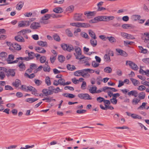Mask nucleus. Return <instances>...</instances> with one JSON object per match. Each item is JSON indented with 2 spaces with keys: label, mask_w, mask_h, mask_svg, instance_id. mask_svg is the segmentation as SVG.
Returning <instances> with one entry per match:
<instances>
[{
  "label": "nucleus",
  "mask_w": 149,
  "mask_h": 149,
  "mask_svg": "<svg viewBox=\"0 0 149 149\" xmlns=\"http://www.w3.org/2000/svg\"><path fill=\"white\" fill-rule=\"evenodd\" d=\"M35 54L32 52H31L30 53H29L28 57L30 60L33 59L34 56Z\"/></svg>",
  "instance_id": "obj_46"
},
{
  "label": "nucleus",
  "mask_w": 149,
  "mask_h": 149,
  "mask_svg": "<svg viewBox=\"0 0 149 149\" xmlns=\"http://www.w3.org/2000/svg\"><path fill=\"white\" fill-rule=\"evenodd\" d=\"M50 16L49 14H47L42 16L40 19V23L45 24H48L49 22L47 20L50 18Z\"/></svg>",
  "instance_id": "obj_2"
},
{
  "label": "nucleus",
  "mask_w": 149,
  "mask_h": 149,
  "mask_svg": "<svg viewBox=\"0 0 149 149\" xmlns=\"http://www.w3.org/2000/svg\"><path fill=\"white\" fill-rule=\"evenodd\" d=\"M78 27L87 28L90 26V24L87 23L78 22Z\"/></svg>",
  "instance_id": "obj_15"
},
{
  "label": "nucleus",
  "mask_w": 149,
  "mask_h": 149,
  "mask_svg": "<svg viewBox=\"0 0 149 149\" xmlns=\"http://www.w3.org/2000/svg\"><path fill=\"white\" fill-rule=\"evenodd\" d=\"M112 69L109 67H107L104 69V71L105 72L110 73L112 72Z\"/></svg>",
  "instance_id": "obj_35"
},
{
  "label": "nucleus",
  "mask_w": 149,
  "mask_h": 149,
  "mask_svg": "<svg viewBox=\"0 0 149 149\" xmlns=\"http://www.w3.org/2000/svg\"><path fill=\"white\" fill-rule=\"evenodd\" d=\"M58 58L59 62L62 63L65 60V58L63 56L60 55L58 56Z\"/></svg>",
  "instance_id": "obj_41"
},
{
  "label": "nucleus",
  "mask_w": 149,
  "mask_h": 149,
  "mask_svg": "<svg viewBox=\"0 0 149 149\" xmlns=\"http://www.w3.org/2000/svg\"><path fill=\"white\" fill-rule=\"evenodd\" d=\"M21 84V81L17 79H16L15 81L12 83V85L16 87H18Z\"/></svg>",
  "instance_id": "obj_19"
},
{
  "label": "nucleus",
  "mask_w": 149,
  "mask_h": 149,
  "mask_svg": "<svg viewBox=\"0 0 149 149\" xmlns=\"http://www.w3.org/2000/svg\"><path fill=\"white\" fill-rule=\"evenodd\" d=\"M116 51L119 53V55L124 57H127L128 54L125 51L119 49H116Z\"/></svg>",
  "instance_id": "obj_11"
},
{
  "label": "nucleus",
  "mask_w": 149,
  "mask_h": 149,
  "mask_svg": "<svg viewBox=\"0 0 149 149\" xmlns=\"http://www.w3.org/2000/svg\"><path fill=\"white\" fill-rule=\"evenodd\" d=\"M28 86H27L25 85H22L21 88V89L24 91L28 92Z\"/></svg>",
  "instance_id": "obj_50"
},
{
  "label": "nucleus",
  "mask_w": 149,
  "mask_h": 149,
  "mask_svg": "<svg viewBox=\"0 0 149 149\" xmlns=\"http://www.w3.org/2000/svg\"><path fill=\"white\" fill-rule=\"evenodd\" d=\"M104 100V98L101 97H98L96 99V100L99 103H101L103 102Z\"/></svg>",
  "instance_id": "obj_55"
},
{
  "label": "nucleus",
  "mask_w": 149,
  "mask_h": 149,
  "mask_svg": "<svg viewBox=\"0 0 149 149\" xmlns=\"http://www.w3.org/2000/svg\"><path fill=\"white\" fill-rule=\"evenodd\" d=\"M53 38L57 42H59L60 39L59 36L57 34H55L53 35Z\"/></svg>",
  "instance_id": "obj_36"
},
{
  "label": "nucleus",
  "mask_w": 149,
  "mask_h": 149,
  "mask_svg": "<svg viewBox=\"0 0 149 149\" xmlns=\"http://www.w3.org/2000/svg\"><path fill=\"white\" fill-rule=\"evenodd\" d=\"M20 68V71H22L25 69L26 67L25 64L22 63H21L18 65Z\"/></svg>",
  "instance_id": "obj_29"
},
{
  "label": "nucleus",
  "mask_w": 149,
  "mask_h": 149,
  "mask_svg": "<svg viewBox=\"0 0 149 149\" xmlns=\"http://www.w3.org/2000/svg\"><path fill=\"white\" fill-rule=\"evenodd\" d=\"M64 89L65 90L69 89L70 91H74V89L73 87L70 86H65L64 88Z\"/></svg>",
  "instance_id": "obj_57"
},
{
  "label": "nucleus",
  "mask_w": 149,
  "mask_h": 149,
  "mask_svg": "<svg viewBox=\"0 0 149 149\" xmlns=\"http://www.w3.org/2000/svg\"><path fill=\"white\" fill-rule=\"evenodd\" d=\"M65 32L68 36L69 37H72V34L69 29H66L65 31Z\"/></svg>",
  "instance_id": "obj_43"
},
{
  "label": "nucleus",
  "mask_w": 149,
  "mask_h": 149,
  "mask_svg": "<svg viewBox=\"0 0 149 149\" xmlns=\"http://www.w3.org/2000/svg\"><path fill=\"white\" fill-rule=\"evenodd\" d=\"M107 38L109 40L111 43L115 42L116 41V39L113 37H107Z\"/></svg>",
  "instance_id": "obj_34"
},
{
  "label": "nucleus",
  "mask_w": 149,
  "mask_h": 149,
  "mask_svg": "<svg viewBox=\"0 0 149 149\" xmlns=\"http://www.w3.org/2000/svg\"><path fill=\"white\" fill-rule=\"evenodd\" d=\"M15 69H10L7 70L6 68H4L3 71L6 73V75L8 77L11 76L12 77L15 76Z\"/></svg>",
  "instance_id": "obj_4"
},
{
  "label": "nucleus",
  "mask_w": 149,
  "mask_h": 149,
  "mask_svg": "<svg viewBox=\"0 0 149 149\" xmlns=\"http://www.w3.org/2000/svg\"><path fill=\"white\" fill-rule=\"evenodd\" d=\"M90 43L93 47H95L97 45V41L96 39L91 38L90 41Z\"/></svg>",
  "instance_id": "obj_21"
},
{
  "label": "nucleus",
  "mask_w": 149,
  "mask_h": 149,
  "mask_svg": "<svg viewBox=\"0 0 149 149\" xmlns=\"http://www.w3.org/2000/svg\"><path fill=\"white\" fill-rule=\"evenodd\" d=\"M49 90L45 88L43 89L42 91V93L45 95L47 97L49 95Z\"/></svg>",
  "instance_id": "obj_45"
},
{
  "label": "nucleus",
  "mask_w": 149,
  "mask_h": 149,
  "mask_svg": "<svg viewBox=\"0 0 149 149\" xmlns=\"http://www.w3.org/2000/svg\"><path fill=\"white\" fill-rule=\"evenodd\" d=\"M130 80L134 86L138 85L139 83V82L137 80L133 78H131Z\"/></svg>",
  "instance_id": "obj_38"
},
{
  "label": "nucleus",
  "mask_w": 149,
  "mask_h": 149,
  "mask_svg": "<svg viewBox=\"0 0 149 149\" xmlns=\"http://www.w3.org/2000/svg\"><path fill=\"white\" fill-rule=\"evenodd\" d=\"M58 82L59 85L61 86H65V80L63 78H60L58 80Z\"/></svg>",
  "instance_id": "obj_31"
},
{
  "label": "nucleus",
  "mask_w": 149,
  "mask_h": 149,
  "mask_svg": "<svg viewBox=\"0 0 149 149\" xmlns=\"http://www.w3.org/2000/svg\"><path fill=\"white\" fill-rule=\"evenodd\" d=\"M28 92L29 91L33 92L35 90V88L32 86H28Z\"/></svg>",
  "instance_id": "obj_62"
},
{
  "label": "nucleus",
  "mask_w": 149,
  "mask_h": 149,
  "mask_svg": "<svg viewBox=\"0 0 149 149\" xmlns=\"http://www.w3.org/2000/svg\"><path fill=\"white\" fill-rule=\"evenodd\" d=\"M62 8L61 7H58L54 8L53 11L54 12L57 13H61L63 12Z\"/></svg>",
  "instance_id": "obj_20"
},
{
  "label": "nucleus",
  "mask_w": 149,
  "mask_h": 149,
  "mask_svg": "<svg viewBox=\"0 0 149 149\" xmlns=\"http://www.w3.org/2000/svg\"><path fill=\"white\" fill-rule=\"evenodd\" d=\"M12 47L14 48L15 50L18 51L20 50L21 49V46L17 43H15L14 44H13V46H12Z\"/></svg>",
  "instance_id": "obj_23"
},
{
  "label": "nucleus",
  "mask_w": 149,
  "mask_h": 149,
  "mask_svg": "<svg viewBox=\"0 0 149 149\" xmlns=\"http://www.w3.org/2000/svg\"><path fill=\"white\" fill-rule=\"evenodd\" d=\"M64 0H54L53 1L54 3L62 4L64 3Z\"/></svg>",
  "instance_id": "obj_47"
},
{
  "label": "nucleus",
  "mask_w": 149,
  "mask_h": 149,
  "mask_svg": "<svg viewBox=\"0 0 149 149\" xmlns=\"http://www.w3.org/2000/svg\"><path fill=\"white\" fill-rule=\"evenodd\" d=\"M26 33V32L25 30L23 29L19 32L18 33V35H25Z\"/></svg>",
  "instance_id": "obj_61"
},
{
  "label": "nucleus",
  "mask_w": 149,
  "mask_h": 149,
  "mask_svg": "<svg viewBox=\"0 0 149 149\" xmlns=\"http://www.w3.org/2000/svg\"><path fill=\"white\" fill-rule=\"evenodd\" d=\"M126 64L129 65L132 70H137L138 69L137 65L132 61H127Z\"/></svg>",
  "instance_id": "obj_6"
},
{
  "label": "nucleus",
  "mask_w": 149,
  "mask_h": 149,
  "mask_svg": "<svg viewBox=\"0 0 149 149\" xmlns=\"http://www.w3.org/2000/svg\"><path fill=\"white\" fill-rule=\"evenodd\" d=\"M104 61L107 63H109L111 61V59L109 56L105 54L104 57Z\"/></svg>",
  "instance_id": "obj_28"
},
{
  "label": "nucleus",
  "mask_w": 149,
  "mask_h": 149,
  "mask_svg": "<svg viewBox=\"0 0 149 149\" xmlns=\"http://www.w3.org/2000/svg\"><path fill=\"white\" fill-rule=\"evenodd\" d=\"M38 100V98H29L27 99L26 101V102H28L29 103H33Z\"/></svg>",
  "instance_id": "obj_33"
},
{
  "label": "nucleus",
  "mask_w": 149,
  "mask_h": 149,
  "mask_svg": "<svg viewBox=\"0 0 149 149\" xmlns=\"http://www.w3.org/2000/svg\"><path fill=\"white\" fill-rule=\"evenodd\" d=\"M146 89V87L143 85L140 86L138 88V89L141 91L144 90Z\"/></svg>",
  "instance_id": "obj_59"
},
{
  "label": "nucleus",
  "mask_w": 149,
  "mask_h": 149,
  "mask_svg": "<svg viewBox=\"0 0 149 149\" xmlns=\"http://www.w3.org/2000/svg\"><path fill=\"white\" fill-rule=\"evenodd\" d=\"M98 21L97 17H95L94 19H91L89 21V22L91 23H95Z\"/></svg>",
  "instance_id": "obj_52"
},
{
  "label": "nucleus",
  "mask_w": 149,
  "mask_h": 149,
  "mask_svg": "<svg viewBox=\"0 0 149 149\" xmlns=\"http://www.w3.org/2000/svg\"><path fill=\"white\" fill-rule=\"evenodd\" d=\"M106 54L109 56H113L114 55L113 51L109 49H108L106 50Z\"/></svg>",
  "instance_id": "obj_37"
},
{
  "label": "nucleus",
  "mask_w": 149,
  "mask_h": 149,
  "mask_svg": "<svg viewBox=\"0 0 149 149\" xmlns=\"http://www.w3.org/2000/svg\"><path fill=\"white\" fill-rule=\"evenodd\" d=\"M140 101V99L138 98H134L132 100V104L133 105L137 104Z\"/></svg>",
  "instance_id": "obj_24"
},
{
  "label": "nucleus",
  "mask_w": 149,
  "mask_h": 149,
  "mask_svg": "<svg viewBox=\"0 0 149 149\" xmlns=\"http://www.w3.org/2000/svg\"><path fill=\"white\" fill-rule=\"evenodd\" d=\"M145 96V92H142L139 93L138 95V98L139 99L141 100L143 99H144Z\"/></svg>",
  "instance_id": "obj_27"
},
{
  "label": "nucleus",
  "mask_w": 149,
  "mask_h": 149,
  "mask_svg": "<svg viewBox=\"0 0 149 149\" xmlns=\"http://www.w3.org/2000/svg\"><path fill=\"white\" fill-rule=\"evenodd\" d=\"M86 111V110L84 109H82L81 110H77L76 111V112L78 113L82 114L85 113Z\"/></svg>",
  "instance_id": "obj_64"
},
{
  "label": "nucleus",
  "mask_w": 149,
  "mask_h": 149,
  "mask_svg": "<svg viewBox=\"0 0 149 149\" xmlns=\"http://www.w3.org/2000/svg\"><path fill=\"white\" fill-rule=\"evenodd\" d=\"M81 35L82 37L86 39H89V38L88 36V35H87V34L85 32H84L81 33Z\"/></svg>",
  "instance_id": "obj_49"
},
{
  "label": "nucleus",
  "mask_w": 149,
  "mask_h": 149,
  "mask_svg": "<svg viewBox=\"0 0 149 149\" xmlns=\"http://www.w3.org/2000/svg\"><path fill=\"white\" fill-rule=\"evenodd\" d=\"M35 49L38 53H44L46 52V50L42 47H35Z\"/></svg>",
  "instance_id": "obj_13"
},
{
  "label": "nucleus",
  "mask_w": 149,
  "mask_h": 149,
  "mask_svg": "<svg viewBox=\"0 0 149 149\" xmlns=\"http://www.w3.org/2000/svg\"><path fill=\"white\" fill-rule=\"evenodd\" d=\"M46 60V57L45 56H41L40 58V62L41 63H44L45 62Z\"/></svg>",
  "instance_id": "obj_42"
},
{
  "label": "nucleus",
  "mask_w": 149,
  "mask_h": 149,
  "mask_svg": "<svg viewBox=\"0 0 149 149\" xmlns=\"http://www.w3.org/2000/svg\"><path fill=\"white\" fill-rule=\"evenodd\" d=\"M127 95L129 96L131 95L135 97H136L138 96V92L136 90H132L127 93Z\"/></svg>",
  "instance_id": "obj_14"
},
{
  "label": "nucleus",
  "mask_w": 149,
  "mask_h": 149,
  "mask_svg": "<svg viewBox=\"0 0 149 149\" xmlns=\"http://www.w3.org/2000/svg\"><path fill=\"white\" fill-rule=\"evenodd\" d=\"M45 82L46 84H47V85L48 86H49L51 85V83L50 80V78L49 77L47 76L46 77L45 79Z\"/></svg>",
  "instance_id": "obj_40"
},
{
  "label": "nucleus",
  "mask_w": 149,
  "mask_h": 149,
  "mask_svg": "<svg viewBox=\"0 0 149 149\" xmlns=\"http://www.w3.org/2000/svg\"><path fill=\"white\" fill-rule=\"evenodd\" d=\"M67 69L70 71H73L76 69L75 66L73 65H71L70 64H68L67 65Z\"/></svg>",
  "instance_id": "obj_32"
},
{
  "label": "nucleus",
  "mask_w": 149,
  "mask_h": 149,
  "mask_svg": "<svg viewBox=\"0 0 149 149\" xmlns=\"http://www.w3.org/2000/svg\"><path fill=\"white\" fill-rule=\"evenodd\" d=\"M99 65V64L98 63H97L95 61H93L92 62V66L95 68L98 67Z\"/></svg>",
  "instance_id": "obj_48"
},
{
  "label": "nucleus",
  "mask_w": 149,
  "mask_h": 149,
  "mask_svg": "<svg viewBox=\"0 0 149 149\" xmlns=\"http://www.w3.org/2000/svg\"><path fill=\"white\" fill-rule=\"evenodd\" d=\"M5 77V75L3 72H0V78L1 79L3 80Z\"/></svg>",
  "instance_id": "obj_63"
},
{
  "label": "nucleus",
  "mask_w": 149,
  "mask_h": 149,
  "mask_svg": "<svg viewBox=\"0 0 149 149\" xmlns=\"http://www.w3.org/2000/svg\"><path fill=\"white\" fill-rule=\"evenodd\" d=\"M88 34L92 38L96 39L97 37L95 33L92 30H88Z\"/></svg>",
  "instance_id": "obj_18"
},
{
  "label": "nucleus",
  "mask_w": 149,
  "mask_h": 149,
  "mask_svg": "<svg viewBox=\"0 0 149 149\" xmlns=\"http://www.w3.org/2000/svg\"><path fill=\"white\" fill-rule=\"evenodd\" d=\"M7 54L5 52H2L0 53V58L3 61H6L7 57Z\"/></svg>",
  "instance_id": "obj_12"
},
{
  "label": "nucleus",
  "mask_w": 149,
  "mask_h": 149,
  "mask_svg": "<svg viewBox=\"0 0 149 149\" xmlns=\"http://www.w3.org/2000/svg\"><path fill=\"white\" fill-rule=\"evenodd\" d=\"M102 81V77H101L99 76L97 77L96 79V82L97 84L99 85H100L101 84L100 81Z\"/></svg>",
  "instance_id": "obj_56"
},
{
  "label": "nucleus",
  "mask_w": 149,
  "mask_h": 149,
  "mask_svg": "<svg viewBox=\"0 0 149 149\" xmlns=\"http://www.w3.org/2000/svg\"><path fill=\"white\" fill-rule=\"evenodd\" d=\"M96 90L97 87L95 86H94L91 87V88L89 89V91L90 93L93 94L95 93V92H96Z\"/></svg>",
  "instance_id": "obj_30"
},
{
  "label": "nucleus",
  "mask_w": 149,
  "mask_h": 149,
  "mask_svg": "<svg viewBox=\"0 0 149 149\" xmlns=\"http://www.w3.org/2000/svg\"><path fill=\"white\" fill-rule=\"evenodd\" d=\"M38 45L42 47H47V43L45 41H39L37 42Z\"/></svg>",
  "instance_id": "obj_17"
},
{
  "label": "nucleus",
  "mask_w": 149,
  "mask_h": 149,
  "mask_svg": "<svg viewBox=\"0 0 149 149\" xmlns=\"http://www.w3.org/2000/svg\"><path fill=\"white\" fill-rule=\"evenodd\" d=\"M131 25L128 24H124L122 25V27L124 29H127L129 27H131Z\"/></svg>",
  "instance_id": "obj_54"
},
{
  "label": "nucleus",
  "mask_w": 149,
  "mask_h": 149,
  "mask_svg": "<svg viewBox=\"0 0 149 149\" xmlns=\"http://www.w3.org/2000/svg\"><path fill=\"white\" fill-rule=\"evenodd\" d=\"M147 104L146 102H143L142 103V105L138 107L137 108L138 109H142L145 108V106Z\"/></svg>",
  "instance_id": "obj_44"
},
{
  "label": "nucleus",
  "mask_w": 149,
  "mask_h": 149,
  "mask_svg": "<svg viewBox=\"0 0 149 149\" xmlns=\"http://www.w3.org/2000/svg\"><path fill=\"white\" fill-rule=\"evenodd\" d=\"M82 15L83 14L81 13H76L73 17L74 19L76 21H83L84 19L82 18Z\"/></svg>",
  "instance_id": "obj_7"
},
{
  "label": "nucleus",
  "mask_w": 149,
  "mask_h": 149,
  "mask_svg": "<svg viewBox=\"0 0 149 149\" xmlns=\"http://www.w3.org/2000/svg\"><path fill=\"white\" fill-rule=\"evenodd\" d=\"M24 76L30 78L32 79L35 77V75L34 73H32L30 75H29L26 72L24 74Z\"/></svg>",
  "instance_id": "obj_39"
},
{
  "label": "nucleus",
  "mask_w": 149,
  "mask_h": 149,
  "mask_svg": "<svg viewBox=\"0 0 149 149\" xmlns=\"http://www.w3.org/2000/svg\"><path fill=\"white\" fill-rule=\"evenodd\" d=\"M18 35L15 37V38L16 40L19 42H24L25 40L23 37L20 35Z\"/></svg>",
  "instance_id": "obj_16"
},
{
  "label": "nucleus",
  "mask_w": 149,
  "mask_h": 149,
  "mask_svg": "<svg viewBox=\"0 0 149 149\" xmlns=\"http://www.w3.org/2000/svg\"><path fill=\"white\" fill-rule=\"evenodd\" d=\"M24 3L23 1H21L19 2L17 5L16 8L18 10H20L21 9L24 5Z\"/></svg>",
  "instance_id": "obj_25"
},
{
  "label": "nucleus",
  "mask_w": 149,
  "mask_h": 149,
  "mask_svg": "<svg viewBox=\"0 0 149 149\" xmlns=\"http://www.w3.org/2000/svg\"><path fill=\"white\" fill-rule=\"evenodd\" d=\"M111 102L114 104H116L117 103V100L116 99L112 98L110 100Z\"/></svg>",
  "instance_id": "obj_60"
},
{
  "label": "nucleus",
  "mask_w": 149,
  "mask_h": 149,
  "mask_svg": "<svg viewBox=\"0 0 149 149\" xmlns=\"http://www.w3.org/2000/svg\"><path fill=\"white\" fill-rule=\"evenodd\" d=\"M74 6H73L71 5L69 6L66 8V10L67 11H69L70 12H72L74 10Z\"/></svg>",
  "instance_id": "obj_51"
},
{
  "label": "nucleus",
  "mask_w": 149,
  "mask_h": 149,
  "mask_svg": "<svg viewBox=\"0 0 149 149\" xmlns=\"http://www.w3.org/2000/svg\"><path fill=\"white\" fill-rule=\"evenodd\" d=\"M30 24V22L28 20L22 21L19 24L18 26L19 27H27Z\"/></svg>",
  "instance_id": "obj_9"
},
{
  "label": "nucleus",
  "mask_w": 149,
  "mask_h": 149,
  "mask_svg": "<svg viewBox=\"0 0 149 149\" xmlns=\"http://www.w3.org/2000/svg\"><path fill=\"white\" fill-rule=\"evenodd\" d=\"M78 97L81 99L91 100L92 97L87 93H80L78 95Z\"/></svg>",
  "instance_id": "obj_5"
},
{
  "label": "nucleus",
  "mask_w": 149,
  "mask_h": 149,
  "mask_svg": "<svg viewBox=\"0 0 149 149\" xmlns=\"http://www.w3.org/2000/svg\"><path fill=\"white\" fill-rule=\"evenodd\" d=\"M40 22H33L30 26V28L34 30L37 29L41 27Z\"/></svg>",
  "instance_id": "obj_8"
},
{
  "label": "nucleus",
  "mask_w": 149,
  "mask_h": 149,
  "mask_svg": "<svg viewBox=\"0 0 149 149\" xmlns=\"http://www.w3.org/2000/svg\"><path fill=\"white\" fill-rule=\"evenodd\" d=\"M34 81L35 84L38 86H39L42 83L41 81L38 79H34Z\"/></svg>",
  "instance_id": "obj_53"
},
{
  "label": "nucleus",
  "mask_w": 149,
  "mask_h": 149,
  "mask_svg": "<svg viewBox=\"0 0 149 149\" xmlns=\"http://www.w3.org/2000/svg\"><path fill=\"white\" fill-rule=\"evenodd\" d=\"M98 21L107 22V16H97Z\"/></svg>",
  "instance_id": "obj_26"
},
{
  "label": "nucleus",
  "mask_w": 149,
  "mask_h": 149,
  "mask_svg": "<svg viewBox=\"0 0 149 149\" xmlns=\"http://www.w3.org/2000/svg\"><path fill=\"white\" fill-rule=\"evenodd\" d=\"M61 47L64 50H66L69 52H71L74 50V48L71 45H67L66 44H62Z\"/></svg>",
  "instance_id": "obj_3"
},
{
  "label": "nucleus",
  "mask_w": 149,
  "mask_h": 149,
  "mask_svg": "<svg viewBox=\"0 0 149 149\" xmlns=\"http://www.w3.org/2000/svg\"><path fill=\"white\" fill-rule=\"evenodd\" d=\"M5 89L6 90L12 91L13 90V88L10 86L9 85H6L5 86Z\"/></svg>",
  "instance_id": "obj_58"
},
{
  "label": "nucleus",
  "mask_w": 149,
  "mask_h": 149,
  "mask_svg": "<svg viewBox=\"0 0 149 149\" xmlns=\"http://www.w3.org/2000/svg\"><path fill=\"white\" fill-rule=\"evenodd\" d=\"M96 13L95 11H85L84 13V15H86V17L88 18H90L92 16H94Z\"/></svg>",
  "instance_id": "obj_10"
},
{
  "label": "nucleus",
  "mask_w": 149,
  "mask_h": 149,
  "mask_svg": "<svg viewBox=\"0 0 149 149\" xmlns=\"http://www.w3.org/2000/svg\"><path fill=\"white\" fill-rule=\"evenodd\" d=\"M74 49L76 54L74 53V54L75 56L76 59H79L81 60L85 58V56L83 55H81V51L80 48L77 46H75Z\"/></svg>",
  "instance_id": "obj_1"
},
{
  "label": "nucleus",
  "mask_w": 149,
  "mask_h": 149,
  "mask_svg": "<svg viewBox=\"0 0 149 149\" xmlns=\"http://www.w3.org/2000/svg\"><path fill=\"white\" fill-rule=\"evenodd\" d=\"M14 59V56L13 54H10L8 55V58H6V60L8 62V63H9L11 62Z\"/></svg>",
  "instance_id": "obj_22"
}]
</instances>
